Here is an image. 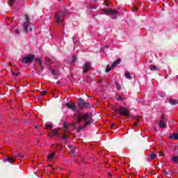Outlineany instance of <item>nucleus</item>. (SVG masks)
I'll list each match as a JSON object with an SVG mask.
<instances>
[{
    "instance_id": "nucleus-32",
    "label": "nucleus",
    "mask_w": 178,
    "mask_h": 178,
    "mask_svg": "<svg viewBox=\"0 0 178 178\" xmlns=\"http://www.w3.org/2000/svg\"><path fill=\"white\" fill-rule=\"evenodd\" d=\"M45 94H47V91L43 90L41 92V95L44 96V95H45Z\"/></svg>"
},
{
    "instance_id": "nucleus-10",
    "label": "nucleus",
    "mask_w": 178,
    "mask_h": 178,
    "mask_svg": "<svg viewBox=\"0 0 178 178\" xmlns=\"http://www.w3.org/2000/svg\"><path fill=\"white\" fill-rule=\"evenodd\" d=\"M120 59H118L117 60L114 61L113 63V65H111L112 68L116 67V66H118V65H120Z\"/></svg>"
},
{
    "instance_id": "nucleus-2",
    "label": "nucleus",
    "mask_w": 178,
    "mask_h": 178,
    "mask_svg": "<svg viewBox=\"0 0 178 178\" xmlns=\"http://www.w3.org/2000/svg\"><path fill=\"white\" fill-rule=\"evenodd\" d=\"M65 16H67V13L66 12H59L55 15V19L57 23H60L63 22V18Z\"/></svg>"
},
{
    "instance_id": "nucleus-25",
    "label": "nucleus",
    "mask_w": 178,
    "mask_h": 178,
    "mask_svg": "<svg viewBox=\"0 0 178 178\" xmlns=\"http://www.w3.org/2000/svg\"><path fill=\"white\" fill-rule=\"evenodd\" d=\"M45 61H46V63H47V65L51 64V59H49V58H46Z\"/></svg>"
},
{
    "instance_id": "nucleus-34",
    "label": "nucleus",
    "mask_w": 178,
    "mask_h": 178,
    "mask_svg": "<svg viewBox=\"0 0 178 178\" xmlns=\"http://www.w3.org/2000/svg\"><path fill=\"white\" fill-rule=\"evenodd\" d=\"M16 0H10L11 5H13L15 3Z\"/></svg>"
},
{
    "instance_id": "nucleus-42",
    "label": "nucleus",
    "mask_w": 178,
    "mask_h": 178,
    "mask_svg": "<svg viewBox=\"0 0 178 178\" xmlns=\"http://www.w3.org/2000/svg\"><path fill=\"white\" fill-rule=\"evenodd\" d=\"M113 126H114V124H112V125H111V127H113Z\"/></svg>"
},
{
    "instance_id": "nucleus-5",
    "label": "nucleus",
    "mask_w": 178,
    "mask_h": 178,
    "mask_svg": "<svg viewBox=\"0 0 178 178\" xmlns=\"http://www.w3.org/2000/svg\"><path fill=\"white\" fill-rule=\"evenodd\" d=\"M78 106L84 109V108H90V106H91V104L88 102H86L83 99H79Z\"/></svg>"
},
{
    "instance_id": "nucleus-22",
    "label": "nucleus",
    "mask_w": 178,
    "mask_h": 178,
    "mask_svg": "<svg viewBox=\"0 0 178 178\" xmlns=\"http://www.w3.org/2000/svg\"><path fill=\"white\" fill-rule=\"evenodd\" d=\"M170 138H174L175 140H177L178 139V134H175L174 135H172Z\"/></svg>"
},
{
    "instance_id": "nucleus-31",
    "label": "nucleus",
    "mask_w": 178,
    "mask_h": 178,
    "mask_svg": "<svg viewBox=\"0 0 178 178\" xmlns=\"http://www.w3.org/2000/svg\"><path fill=\"white\" fill-rule=\"evenodd\" d=\"M52 133L54 136H58V131H55V129L52 130Z\"/></svg>"
},
{
    "instance_id": "nucleus-35",
    "label": "nucleus",
    "mask_w": 178,
    "mask_h": 178,
    "mask_svg": "<svg viewBox=\"0 0 178 178\" xmlns=\"http://www.w3.org/2000/svg\"><path fill=\"white\" fill-rule=\"evenodd\" d=\"M40 67H41V70L42 71V70H44V65H42H42H40Z\"/></svg>"
},
{
    "instance_id": "nucleus-3",
    "label": "nucleus",
    "mask_w": 178,
    "mask_h": 178,
    "mask_svg": "<svg viewBox=\"0 0 178 178\" xmlns=\"http://www.w3.org/2000/svg\"><path fill=\"white\" fill-rule=\"evenodd\" d=\"M35 58V56H34L33 54L28 56H24L21 59V62H22V63H24V64L31 63V62H33V60H34Z\"/></svg>"
},
{
    "instance_id": "nucleus-19",
    "label": "nucleus",
    "mask_w": 178,
    "mask_h": 178,
    "mask_svg": "<svg viewBox=\"0 0 178 178\" xmlns=\"http://www.w3.org/2000/svg\"><path fill=\"white\" fill-rule=\"evenodd\" d=\"M34 59H35V62H38V63H39V66H42V62H41V58H35Z\"/></svg>"
},
{
    "instance_id": "nucleus-9",
    "label": "nucleus",
    "mask_w": 178,
    "mask_h": 178,
    "mask_svg": "<svg viewBox=\"0 0 178 178\" xmlns=\"http://www.w3.org/2000/svg\"><path fill=\"white\" fill-rule=\"evenodd\" d=\"M23 29L25 33H29V31H31V26L29 23H24L23 25Z\"/></svg>"
},
{
    "instance_id": "nucleus-30",
    "label": "nucleus",
    "mask_w": 178,
    "mask_h": 178,
    "mask_svg": "<svg viewBox=\"0 0 178 178\" xmlns=\"http://www.w3.org/2000/svg\"><path fill=\"white\" fill-rule=\"evenodd\" d=\"M25 18L27 22H30V18L29 17V15H26Z\"/></svg>"
},
{
    "instance_id": "nucleus-1",
    "label": "nucleus",
    "mask_w": 178,
    "mask_h": 178,
    "mask_svg": "<svg viewBox=\"0 0 178 178\" xmlns=\"http://www.w3.org/2000/svg\"><path fill=\"white\" fill-rule=\"evenodd\" d=\"M83 120H86V122L84 124L81 129H84V127H87L88 124H91V120H92V113H86L82 114L80 111H78L77 118L76 120V123H81Z\"/></svg>"
},
{
    "instance_id": "nucleus-21",
    "label": "nucleus",
    "mask_w": 178,
    "mask_h": 178,
    "mask_svg": "<svg viewBox=\"0 0 178 178\" xmlns=\"http://www.w3.org/2000/svg\"><path fill=\"white\" fill-rule=\"evenodd\" d=\"M11 73H12L13 76H14L15 77H17V76H19L20 74V72H18L15 73L13 70H11Z\"/></svg>"
},
{
    "instance_id": "nucleus-16",
    "label": "nucleus",
    "mask_w": 178,
    "mask_h": 178,
    "mask_svg": "<svg viewBox=\"0 0 178 178\" xmlns=\"http://www.w3.org/2000/svg\"><path fill=\"white\" fill-rule=\"evenodd\" d=\"M170 160L172 161V162H173V163H178V156H173L172 158L170 159Z\"/></svg>"
},
{
    "instance_id": "nucleus-6",
    "label": "nucleus",
    "mask_w": 178,
    "mask_h": 178,
    "mask_svg": "<svg viewBox=\"0 0 178 178\" xmlns=\"http://www.w3.org/2000/svg\"><path fill=\"white\" fill-rule=\"evenodd\" d=\"M105 12H108L109 13H111L112 19H115L116 17H118V14L119 13V11L111 9H107L105 10Z\"/></svg>"
},
{
    "instance_id": "nucleus-4",
    "label": "nucleus",
    "mask_w": 178,
    "mask_h": 178,
    "mask_svg": "<svg viewBox=\"0 0 178 178\" xmlns=\"http://www.w3.org/2000/svg\"><path fill=\"white\" fill-rule=\"evenodd\" d=\"M118 112H119L121 116H126L127 118L130 116V112L127 108L120 107V108L118 110Z\"/></svg>"
},
{
    "instance_id": "nucleus-7",
    "label": "nucleus",
    "mask_w": 178,
    "mask_h": 178,
    "mask_svg": "<svg viewBox=\"0 0 178 178\" xmlns=\"http://www.w3.org/2000/svg\"><path fill=\"white\" fill-rule=\"evenodd\" d=\"M65 106H67L68 109L72 110L74 112L75 111H77V108L76 107V105H74V103H66Z\"/></svg>"
},
{
    "instance_id": "nucleus-28",
    "label": "nucleus",
    "mask_w": 178,
    "mask_h": 178,
    "mask_svg": "<svg viewBox=\"0 0 178 178\" xmlns=\"http://www.w3.org/2000/svg\"><path fill=\"white\" fill-rule=\"evenodd\" d=\"M46 127H47V129H52V124H47Z\"/></svg>"
},
{
    "instance_id": "nucleus-26",
    "label": "nucleus",
    "mask_w": 178,
    "mask_h": 178,
    "mask_svg": "<svg viewBox=\"0 0 178 178\" xmlns=\"http://www.w3.org/2000/svg\"><path fill=\"white\" fill-rule=\"evenodd\" d=\"M115 86L117 87V90H120L122 88L120 87V85L118 83V82H115Z\"/></svg>"
},
{
    "instance_id": "nucleus-38",
    "label": "nucleus",
    "mask_w": 178,
    "mask_h": 178,
    "mask_svg": "<svg viewBox=\"0 0 178 178\" xmlns=\"http://www.w3.org/2000/svg\"><path fill=\"white\" fill-rule=\"evenodd\" d=\"M108 175L110 176V177H112V174H111V172H108Z\"/></svg>"
},
{
    "instance_id": "nucleus-29",
    "label": "nucleus",
    "mask_w": 178,
    "mask_h": 178,
    "mask_svg": "<svg viewBox=\"0 0 178 178\" xmlns=\"http://www.w3.org/2000/svg\"><path fill=\"white\" fill-rule=\"evenodd\" d=\"M72 40L73 42H77V38L76 36H73Z\"/></svg>"
},
{
    "instance_id": "nucleus-40",
    "label": "nucleus",
    "mask_w": 178,
    "mask_h": 178,
    "mask_svg": "<svg viewBox=\"0 0 178 178\" xmlns=\"http://www.w3.org/2000/svg\"><path fill=\"white\" fill-rule=\"evenodd\" d=\"M76 60V59L74 58V57L72 58V62H74Z\"/></svg>"
},
{
    "instance_id": "nucleus-18",
    "label": "nucleus",
    "mask_w": 178,
    "mask_h": 178,
    "mask_svg": "<svg viewBox=\"0 0 178 178\" xmlns=\"http://www.w3.org/2000/svg\"><path fill=\"white\" fill-rule=\"evenodd\" d=\"M6 161H8L10 163H13V162H15V158H6Z\"/></svg>"
},
{
    "instance_id": "nucleus-36",
    "label": "nucleus",
    "mask_w": 178,
    "mask_h": 178,
    "mask_svg": "<svg viewBox=\"0 0 178 178\" xmlns=\"http://www.w3.org/2000/svg\"><path fill=\"white\" fill-rule=\"evenodd\" d=\"M63 140H67V136H66L65 135H64V136H63Z\"/></svg>"
},
{
    "instance_id": "nucleus-27",
    "label": "nucleus",
    "mask_w": 178,
    "mask_h": 178,
    "mask_svg": "<svg viewBox=\"0 0 178 178\" xmlns=\"http://www.w3.org/2000/svg\"><path fill=\"white\" fill-rule=\"evenodd\" d=\"M51 74H53V76H58V72H55V70H52Z\"/></svg>"
},
{
    "instance_id": "nucleus-14",
    "label": "nucleus",
    "mask_w": 178,
    "mask_h": 178,
    "mask_svg": "<svg viewBox=\"0 0 178 178\" xmlns=\"http://www.w3.org/2000/svg\"><path fill=\"white\" fill-rule=\"evenodd\" d=\"M158 155L154 153H151L149 158L152 161H154V159H156L157 158Z\"/></svg>"
},
{
    "instance_id": "nucleus-12",
    "label": "nucleus",
    "mask_w": 178,
    "mask_h": 178,
    "mask_svg": "<svg viewBox=\"0 0 178 178\" xmlns=\"http://www.w3.org/2000/svg\"><path fill=\"white\" fill-rule=\"evenodd\" d=\"M170 104H171V105H177L178 101L173 98H171L170 99Z\"/></svg>"
},
{
    "instance_id": "nucleus-8",
    "label": "nucleus",
    "mask_w": 178,
    "mask_h": 178,
    "mask_svg": "<svg viewBox=\"0 0 178 178\" xmlns=\"http://www.w3.org/2000/svg\"><path fill=\"white\" fill-rule=\"evenodd\" d=\"M90 67H91V63L90 62H87L83 67V73H87L88 70H90Z\"/></svg>"
},
{
    "instance_id": "nucleus-20",
    "label": "nucleus",
    "mask_w": 178,
    "mask_h": 178,
    "mask_svg": "<svg viewBox=\"0 0 178 178\" xmlns=\"http://www.w3.org/2000/svg\"><path fill=\"white\" fill-rule=\"evenodd\" d=\"M112 67L109 66V65H108L106 66V73H109V72H111V70H112Z\"/></svg>"
},
{
    "instance_id": "nucleus-15",
    "label": "nucleus",
    "mask_w": 178,
    "mask_h": 178,
    "mask_svg": "<svg viewBox=\"0 0 178 178\" xmlns=\"http://www.w3.org/2000/svg\"><path fill=\"white\" fill-rule=\"evenodd\" d=\"M159 127L161 129H165L166 127V124L164 123L163 120H161L160 123H159Z\"/></svg>"
},
{
    "instance_id": "nucleus-33",
    "label": "nucleus",
    "mask_w": 178,
    "mask_h": 178,
    "mask_svg": "<svg viewBox=\"0 0 178 178\" xmlns=\"http://www.w3.org/2000/svg\"><path fill=\"white\" fill-rule=\"evenodd\" d=\"M15 33L16 34H20V32L19 31L18 29H15Z\"/></svg>"
},
{
    "instance_id": "nucleus-41",
    "label": "nucleus",
    "mask_w": 178,
    "mask_h": 178,
    "mask_svg": "<svg viewBox=\"0 0 178 178\" xmlns=\"http://www.w3.org/2000/svg\"><path fill=\"white\" fill-rule=\"evenodd\" d=\"M35 127L36 129H38V125H35Z\"/></svg>"
},
{
    "instance_id": "nucleus-24",
    "label": "nucleus",
    "mask_w": 178,
    "mask_h": 178,
    "mask_svg": "<svg viewBox=\"0 0 178 178\" xmlns=\"http://www.w3.org/2000/svg\"><path fill=\"white\" fill-rule=\"evenodd\" d=\"M24 155H23L22 153H19L17 154V158H19V159H22V158H24Z\"/></svg>"
},
{
    "instance_id": "nucleus-39",
    "label": "nucleus",
    "mask_w": 178,
    "mask_h": 178,
    "mask_svg": "<svg viewBox=\"0 0 178 178\" xmlns=\"http://www.w3.org/2000/svg\"><path fill=\"white\" fill-rule=\"evenodd\" d=\"M163 173H164V175H168V172L167 171H164Z\"/></svg>"
},
{
    "instance_id": "nucleus-17",
    "label": "nucleus",
    "mask_w": 178,
    "mask_h": 178,
    "mask_svg": "<svg viewBox=\"0 0 178 178\" xmlns=\"http://www.w3.org/2000/svg\"><path fill=\"white\" fill-rule=\"evenodd\" d=\"M125 77L126 79H129V80H131L132 79L131 75H130V72H125Z\"/></svg>"
},
{
    "instance_id": "nucleus-13",
    "label": "nucleus",
    "mask_w": 178,
    "mask_h": 178,
    "mask_svg": "<svg viewBox=\"0 0 178 178\" xmlns=\"http://www.w3.org/2000/svg\"><path fill=\"white\" fill-rule=\"evenodd\" d=\"M55 157V152H51L47 156V159L49 161H51V159H54Z\"/></svg>"
},
{
    "instance_id": "nucleus-23",
    "label": "nucleus",
    "mask_w": 178,
    "mask_h": 178,
    "mask_svg": "<svg viewBox=\"0 0 178 178\" xmlns=\"http://www.w3.org/2000/svg\"><path fill=\"white\" fill-rule=\"evenodd\" d=\"M123 99H124V97L118 96V97H117L118 101H123Z\"/></svg>"
},
{
    "instance_id": "nucleus-11",
    "label": "nucleus",
    "mask_w": 178,
    "mask_h": 178,
    "mask_svg": "<svg viewBox=\"0 0 178 178\" xmlns=\"http://www.w3.org/2000/svg\"><path fill=\"white\" fill-rule=\"evenodd\" d=\"M149 69L152 71L159 70V68H158V67L154 65H150Z\"/></svg>"
},
{
    "instance_id": "nucleus-37",
    "label": "nucleus",
    "mask_w": 178,
    "mask_h": 178,
    "mask_svg": "<svg viewBox=\"0 0 178 178\" xmlns=\"http://www.w3.org/2000/svg\"><path fill=\"white\" fill-rule=\"evenodd\" d=\"M160 156H161V158H163V153L162 152L160 153Z\"/></svg>"
}]
</instances>
